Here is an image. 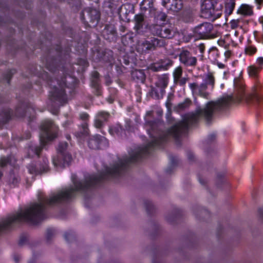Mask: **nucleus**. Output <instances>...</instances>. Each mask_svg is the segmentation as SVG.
Masks as SVG:
<instances>
[{
	"label": "nucleus",
	"instance_id": "obj_50",
	"mask_svg": "<svg viewBox=\"0 0 263 263\" xmlns=\"http://www.w3.org/2000/svg\"><path fill=\"white\" fill-rule=\"evenodd\" d=\"M257 62L259 65H260V66L262 65H263V58H262V57L259 58L257 60Z\"/></svg>",
	"mask_w": 263,
	"mask_h": 263
},
{
	"label": "nucleus",
	"instance_id": "obj_54",
	"mask_svg": "<svg viewBox=\"0 0 263 263\" xmlns=\"http://www.w3.org/2000/svg\"><path fill=\"white\" fill-rule=\"evenodd\" d=\"M199 212L200 214H201L202 215H203L204 214H206L208 213V212L204 210H202V209H199L198 210L197 212Z\"/></svg>",
	"mask_w": 263,
	"mask_h": 263
},
{
	"label": "nucleus",
	"instance_id": "obj_19",
	"mask_svg": "<svg viewBox=\"0 0 263 263\" xmlns=\"http://www.w3.org/2000/svg\"><path fill=\"white\" fill-rule=\"evenodd\" d=\"M151 40L154 50L158 48L164 47L166 45L165 40L161 38L158 39L155 37H153L151 39Z\"/></svg>",
	"mask_w": 263,
	"mask_h": 263
},
{
	"label": "nucleus",
	"instance_id": "obj_64",
	"mask_svg": "<svg viewBox=\"0 0 263 263\" xmlns=\"http://www.w3.org/2000/svg\"><path fill=\"white\" fill-rule=\"evenodd\" d=\"M106 83H107V85H109V84L111 83V81H107L106 82Z\"/></svg>",
	"mask_w": 263,
	"mask_h": 263
},
{
	"label": "nucleus",
	"instance_id": "obj_25",
	"mask_svg": "<svg viewBox=\"0 0 263 263\" xmlns=\"http://www.w3.org/2000/svg\"><path fill=\"white\" fill-rule=\"evenodd\" d=\"M159 62L163 70L167 69V68L171 66L173 64V61L167 58L161 60Z\"/></svg>",
	"mask_w": 263,
	"mask_h": 263
},
{
	"label": "nucleus",
	"instance_id": "obj_43",
	"mask_svg": "<svg viewBox=\"0 0 263 263\" xmlns=\"http://www.w3.org/2000/svg\"><path fill=\"white\" fill-rule=\"evenodd\" d=\"M239 22V21L238 20H232L230 22L231 27L232 29H235V28H237L238 26Z\"/></svg>",
	"mask_w": 263,
	"mask_h": 263
},
{
	"label": "nucleus",
	"instance_id": "obj_8",
	"mask_svg": "<svg viewBox=\"0 0 263 263\" xmlns=\"http://www.w3.org/2000/svg\"><path fill=\"white\" fill-rule=\"evenodd\" d=\"M213 27L210 23H203L194 29V33L198 35L200 39H207L210 37V33Z\"/></svg>",
	"mask_w": 263,
	"mask_h": 263
},
{
	"label": "nucleus",
	"instance_id": "obj_46",
	"mask_svg": "<svg viewBox=\"0 0 263 263\" xmlns=\"http://www.w3.org/2000/svg\"><path fill=\"white\" fill-rule=\"evenodd\" d=\"M224 176V174H217V184H218L219 182H221V179L223 178Z\"/></svg>",
	"mask_w": 263,
	"mask_h": 263
},
{
	"label": "nucleus",
	"instance_id": "obj_63",
	"mask_svg": "<svg viewBox=\"0 0 263 263\" xmlns=\"http://www.w3.org/2000/svg\"><path fill=\"white\" fill-rule=\"evenodd\" d=\"M147 116H151L152 115V111H148L146 114Z\"/></svg>",
	"mask_w": 263,
	"mask_h": 263
},
{
	"label": "nucleus",
	"instance_id": "obj_61",
	"mask_svg": "<svg viewBox=\"0 0 263 263\" xmlns=\"http://www.w3.org/2000/svg\"><path fill=\"white\" fill-rule=\"evenodd\" d=\"M125 27L123 26H121V28H120V30L122 32H124L125 30Z\"/></svg>",
	"mask_w": 263,
	"mask_h": 263
},
{
	"label": "nucleus",
	"instance_id": "obj_20",
	"mask_svg": "<svg viewBox=\"0 0 263 263\" xmlns=\"http://www.w3.org/2000/svg\"><path fill=\"white\" fill-rule=\"evenodd\" d=\"M237 12L245 15H251L253 13L252 7L247 4H242Z\"/></svg>",
	"mask_w": 263,
	"mask_h": 263
},
{
	"label": "nucleus",
	"instance_id": "obj_57",
	"mask_svg": "<svg viewBox=\"0 0 263 263\" xmlns=\"http://www.w3.org/2000/svg\"><path fill=\"white\" fill-rule=\"evenodd\" d=\"M194 157V155L192 153H189V154H188V158H189V159L190 160H193Z\"/></svg>",
	"mask_w": 263,
	"mask_h": 263
},
{
	"label": "nucleus",
	"instance_id": "obj_29",
	"mask_svg": "<svg viewBox=\"0 0 263 263\" xmlns=\"http://www.w3.org/2000/svg\"><path fill=\"white\" fill-rule=\"evenodd\" d=\"M92 86L93 88L96 90V95L97 96H99L101 95V92L100 91V84H99V79H92L91 81Z\"/></svg>",
	"mask_w": 263,
	"mask_h": 263
},
{
	"label": "nucleus",
	"instance_id": "obj_35",
	"mask_svg": "<svg viewBox=\"0 0 263 263\" xmlns=\"http://www.w3.org/2000/svg\"><path fill=\"white\" fill-rule=\"evenodd\" d=\"M205 81L206 84H210L212 86L214 85V78L212 73H208L206 75L205 78Z\"/></svg>",
	"mask_w": 263,
	"mask_h": 263
},
{
	"label": "nucleus",
	"instance_id": "obj_40",
	"mask_svg": "<svg viewBox=\"0 0 263 263\" xmlns=\"http://www.w3.org/2000/svg\"><path fill=\"white\" fill-rule=\"evenodd\" d=\"M188 79L185 78H179L176 82H174L175 83H178L180 85H184L186 82L187 81Z\"/></svg>",
	"mask_w": 263,
	"mask_h": 263
},
{
	"label": "nucleus",
	"instance_id": "obj_12",
	"mask_svg": "<svg viewBox=\"0 0 263 263\" xmlns=\"http://www.w3.org/2000/svg\"><path fill=\"white\" fill-rule=\"evenodd\" d=\"M145 19L146 16L142 13L135 15L134 19L135 26L134 29L137 34H142L144 33L143 28L145 24Z\"/></svg>",
	"mask_w": 263,
	"mask_h": 263
},
{
	"label": "nucleus",
	"instance_id": "obj_5",
	"mask_svg": "<svg viewBox=\"0 0 263 263\" xmlns=\"http://www.w3.org/2000/svg\"><path fill=\"white\" fill-rule=\"evenodd\" d=\"M68 143L66 142H60L57 147L58 154L53 159V163L55 166L64 167L69 165L71 160V155L66 152Z\"/></svg>",
	"mask_w": 263,
	"mask_h": 263
},
{
	"label": "nucleus",
	"instance_id": "obj_30",
	"mask_svg": "<svg viewBox=\"0 0 263 263\" xmlns=\"http://www.w3.org/2000/svg\"><path fill=\"white\" fill-rule=\"evenodd\" d=\"M109 1V7L111 9L115 10L117 7L122 3L123 0H108Z\"/></svg>",
	"mask_w": 263,
	"mask_h": 263
},
{
	"label": "nucleus",
	"instance_id": "obj_24",
	"mask_svg": "<svg viewBox=\"0 0 263 263\" xmlns=\"http://www.w3.org/2000/svg\"><path fill=\"white\" fill-rule=\"evenodd\" d=\"M261 66L256 67L254 66H250L248 68V73L250 77H256L257 76L258 71L261 69Z\"/></svg>",
	"mask_w": 263,
	"mask_h": 263
},
{
	"label": "nucleus",
	"instance_id": "obj_39",
	"mask_svg": "<svg viewBox=\"0 0 263 263\" xmlns=\"http://www.w3.org/2000/svg\"><path fill=\"white\" fill-rule=\"evenodd\" d=\"M54 235V231L52 229H48L47 231L46 238L47 240L51 239L52 236Z\"/></svg>",
	"mask_w": 263,
	"mask_h": 263
},
{
	"label": "nucleus",
	"instance_id": "obj_47",
	"mask_svg": "<svg viewBox=\"0 0 263 263\" xmlns=\"http://www.w3.org/2000/svg\"><path fill=\"white\" fill-rule=\"evenodd\" d=\"M80 118L83 120H85L88 119V115L86 113H83L80 115Z\"/></svg>",
	"mask_w": 263,
	"mask_h": 263
},
{
	"label": "nucleus",
	"instance_id": "obj_7",
	"mask_svg": "<svg viewBox=\"0 0 263 263\" xmlns=\"http://www.w3.org/2000/svg\"><path fill=\"white\" fill-rule=\"evenodd\" d=\"M81 17L84 23L90 27H95L100 18V12L95 8H86L81 12Z\"/></svg>",
	"mask_w": 263,
	"mask_h": 263
},
{
	"label": "nucleus",
	"instance_id": "obj_1",
	"mask_svg": "<svg viewBox=\"0 0 263 263\" xmlns=\"http://www.w3.org/2000/svg\"><path fill=\"white\" fill-rule=\"evenodd\" d=\"M41 133L40 134V145L30 146L28 148V155L33 157L34 155L39 156L46 143L57 137L58 127L52 121L46 120L41 125Z\"/></svg>",
	"mask_w": 263,
	"mask_h": 263
},
{
	"label": "nucleus",
	"instance_id": "obj_26",
	"mask_svg": "<svg viewBox=\"0 0 263 263\" xmlns=\"http://www.w3.org/2000/svg\"><path fill=\"white\" fill-rule=\"evenodd\" d=\"M247 101H255L256 102H260L263 101V97L258 93H255L249 96L247 98Z\"/></svg>",
	"mask_w": 263,
	"mask_h": 263
},
{
	"label": "nucleus",
	"instance_id": "obj_62",
	"mask_svg": "<svg viewBox=\"0 0 263 263\" xmlns=\"http://www.w3.org/2000/svg\"><path fill=\"white\" fill-rule=\"evenodd\" d=\"M199 181L202 184H204L205 183V181H204L203 179H201V178L199 179Z\"/></svg>",
	"mask_w": 263,
	"mask_h": 263
},
{
	"label": "nucleus",
	"instance_id": "obj_14",
	"mask_svg": "<svg viewBox=\"0 0 263 263\" xmlns=\"http://www.w3.org/2000/svg\"><path fill=\"white\" fill-rule=\"evenodd\" d=\"M110 116L109 114L106 111H100L97 115L95 125L97 128H100L102 126L104 122L107 120Z\"/></svg>",
	"mask_w": 263,
	"mask_h": 263
},
{
	"label": "nucleus",
	"instance_id": "obj_23",
	"mask_svg": "<svg viewBox=\"0 0 263 263\" xmlns=\"http://www.w3.org/2000/svg\"><path fill=\"white\" fill-rule=\"evenodd\" d=\"M19 181L20 177L17 173L16 172H14V171L11 172L9 176V183L15 186L19 182Z\"/></svg>",
	"mask_w": 263,
	"mask_h": 263
},
{
	"label": "nucleus",
	"instance_id": "obj_56",
	"mask_svg": "<svg viewBox=\"0 0 263 263\" xmlns=\"http://www.w3.org/2000/svg\"><path fill=\"white\" fill-rule=\"evenodd\" d=\"M14 72V71L13 70V71H9V72L7 74V78L9 79L8 81V83H9V80L10 79V77H11V76L13 74V73Z\"/></svg>",
	"mask_w": 263,
	"mask_h": 263
},
{
	"label": "nucleus",
	"instance_id": "obj_37",
	"mask_svg": "<svg viewBox=\"0 0 263 263\" xmlns=\"http://www.w3.org/2000/svg\"><path fill=\"white\" fill-rule=\"evenodd\" d=\"M11 112L10 110H7L4 112L3 118L2 121L3 123L7 122L10 118Z\"/></svg>",
	"mask_w": 263,
	"mask_h": 263
},
{
	"label": "nucleus",
	"instance_id": "obj_9",
	"mask_svg": "<svg viewBox=\"0 0 263 263\" xmlns=\"http://www.w3.org/2000/svg\"><path fill=\"white\" fill-rule=\"evenodd\" d=\"M179 57L180 62L186 66L195 67L197 64V58L187 50L181 51Z\"/></svg>",
	"mask_w": 263,
	"mask_h": 263
},
{
	"label": "nucleus",
	"instance_id": "obj_59",
	"mask_svg": "<svg viewBox=\"0 0 263 263\" xmlns=\"http://www.w3.org/2000/svg\"><path fill=\"white\" fill-rule=\"evenodd\" d=\"M71 236V234L69 233H66L65 234V238L67 239V240H69V239H68V236Z\"/></svg>",
	"mask_w": 263,
	"mask_h": 263
},
{
	"label": "nucleus",
	"instance_id": "obj_42",
	"mask_svg": "<svg viewBox=\"0 0 263 263\" xmlns=\"http://www.w3.org/2000/svg\"><path fill=\"white\" fill-rule=\"evenodd\" d=\"M46 68L49 71L53 72L55 69V65L54 62H53L52 64H50L49 62H47L46 64Z\"/></svg>",
	"mask_w": 263,
	"mask_h": 263
},
{
	"label": "nucleus",
	"instance_id": "obj_51",
	"mask_svg": "<svg viewBox=\"0 0 263 263\" xmlns=\"http://www.w3.org/2000/svg\"><path fill=\"white\" fill-rule=\"evenodd\" d=\"M200 51L202 53L204 50V45L203 44H200L198 46Z\"/></svg>",
	"mask_w": 263,
	"mask_h": 263
},
{
	"label": "nucleus",
	"instance_id": "obj_11",
	"mask_svg": "<svg viewBox=\"0 0 263 263\" xmlns=\"http://www.w3.org/2000/svg\"><path fill=\"white\" fill-rule=\"evenodd\" d=\"M162 5L169 11L178 12L183 8L182 0H163Z\"/></svg>",
	"mask_w": 263,
	"mask_h": 263
},
{
	"label": "nucleus",
	"instance_id": "obj_31",
	"mask_svg": "<svg viewBox=\"0 0 263 263\" xmlns=\"http://www.w3.org/2000/svg\"><path fill=\"white\" fill-rule=\"evenodd\" d=\"M190 87L192 89L193 94L199 95L200 92V88L196 83L190 84Z\"/></svg>",
	"mask_w": 263,
	"mask_h": 263
},
{
	"label": "nucleus",
	"instance_id": "obj_2",
	"mask_svg": "<svg viewBox=\"0 0 263 263\" xmlns=\"http://www.w3.org/2000/svg\"><path fill=\"white\" fill-rule=\"evenodd\" d=\"M51 90L49 92V99L52 102L57 105H61L67 101V97L65 92L66 83L65 78L62 79L61 81L51 80L49 84Z\"/></svg>",
	"mask_w": 263,
	"mask_h": 263
},
{
	"label": "nucleus",
	"instance_id": "obj_55",
	"mask_svg": "<svg viewBox=\"0 0 263 263\" xmlns=\"http://www.w3.org/2000/svg\"><path fill=\"white\" fill-rule=\"evenodd\" d=\"M34 112V110L32 109V108H27L26 111V113H25V116H27V114L28 112Z\"/></svg>",
	"mask_w": 263,
	"mask_h": 263
},
{
	"label": "nucleus",
	"instance_id": "obj_6",
	"mask_svg": "<svg viewBox=\"0 0 263 263\" xmlns=\"http://www.w3.org/2000/svg\"><path fill=\"white\" fill-rule=\"evenodd\" d=\"M168 83V76L167 74L158 75L154 83L155 86L151 87L152 96L156 99L162 98L165 93V89Z\"/></svg>",
	"mask_w": 263,
	"mask_h": 263
},
{
	"label": "nucleus",
	"instance_id": "obj_17",
	"mask_svg": "<svg viewBox=\"0 0 263 263\" xmlns=\"http://www.w3.org/2000/svg\"><path fill=\"white\" fill-rule=\"evenodd\" d=\"M140 9L142 11L149 10L151 14L153 13L155 8L153 7V0H143L140 4Z\"/></svg>",
	"mask_w": 263,
	"mask_h": 263
},
{
	"label": "nucleus",
	"instance_id": "obj_22",
	"mask_svg": "<svg viewBox=\"0 0 263 263\" xmlns=\"http://www.w3.org/2000/svg\"><path fill=\"white\" fill-rule=\"evenodd\" d=\"M235 6V0H227L225 4V13L230 15L232 14Z\"/></svg>",
	"mask_w": 263,
	"mask_h": 263
},
{
	"label": "nucleus",
	"instance_id": "obj_32",
	"mask_svg": "<svg viewBox=\"0 0 263 263\" xmlns=\"http://www.w3.org/2000/svg\"><path fill=\"white\" fill-rule=\"evenodd\" d=\"M207 84L206 83H202L199 86L200 92L199 96H201L204 98H207L209 94L208 93L204 92V91L206 89Z\"/></svg>",
	"mask_w": 263,
	"mask_h": 263
},
{
	"label": "nucleus",
	"instance_id": "obj_53",
	"mask_svg": "<svg viewBox=\"0 0 263 263\" xmlns=\"http://www.w3.org/2000/svg\"><path fill=\"white\" fill-rule=\"evenodd\" d=\"M14 260L16 263H18L20 260V257L17 255H14Z\"/></svg>",
	"mask_w": 263,
	"mask_h": 263
},
{
	"label": "nucleus",
	"instance_id": "obj_34",
	"mask_svg": "<svg viewBox=\"0 0 263 263\" xmlns=\"http://www.w3.org/2000/svg\"><path fill=\"white\" fill-rule=\"evenodd\" d=\"M191 104V101L189 99H186L183 102L181 103L178 105V108L182 110L189 107Z\"/></svg>",
	"mask_w": 263,
	"mask_h": 263
},
{
	"label": "nucleus",
	"instance_id": "obj_18",
	"mask_svg": "<svg viewBox=\"0 0 263 263\" xmlns=\"http://www.w3.org/2000/svg\"><path fill=\"white\" fill-rule=\"evenodd\" d=\"M101 140V138L98 136L93 137L88 141V144L89 147L92 149H97L100 148V144Z\"/></svg>",
	"mask_w": 263,
	"mask_h": 263
},
{
	"label": "nucleus",
	"instance_id": "obj_45",
	"mask_svg": "<svg viewBox=\"0 0 263 263\" xmlns=\"http://www.w3.org/2000/svg\"><path fill=\"white\" fill-rule=\"evenodd\" d=\"M99 73L97 71H93L92 73V79H99Z\"/></svg>",
	"mask_w": 263,
	"mask_h": 263
},
{
	"label": "nucleus",
	"instance_id": "obj_4",
	"mask_svg": "<svg viewBox=\"0 0 263 263\" xmlns=\"http://www.w3.org/2000/svg\"><path fill=\"white\" fill-rule=\"evenodd\" d=\"M148 30L154 36H159L163 40L170 39L174 36L173 27L164 24H152L148 26Z\"/></svg>",
	"mask_w": 263,
	"mask_h": 263
},
{
	"label": "nucleus",
	"instance_id": "obj_38",
	"mask_svg": "<svg viewBox=\"0 0 263 263\" xmlns=\"http://www.w3.org/2000/svg\"><path fill=\"white\" fill-rule=\"evenodd\" d=\"M145 206L148 213H151L154 206L150 201H146L145 202Z\"/></svg>",
	"mask_w": 263,
	"mask_h": 263
},
{
	"label": "nucleus",
	"instance_id": "obj_36",
	"mask_svg": "<svg viewBox=\"0 0 263 263\" xmlns=\"http://www.w3.org/2000/svg\"><path fill=\"white\" fill-rule=\"evenodd\" d=\"M10 157H2L0 159V166L4 167L10 163Z\"/></svg>",
	"mask_w": 263,
	"mask_h": 263
},
{
	"label": "nucleus",
	"instance_id": "obj_58",
	"mask_svg": "<svg viewBox=\"0 0 263 263\" xmlns=\"http://www.w3.org/2000/svg\"><path fill=\"white\" fill-rule=\"evenodd\" d=\"M209 139L210 141H212L215 139V136L214 135H211L209 136Z\"/></svg>",
	"mask_w": 263,
	"mask_h": 263
},
{
	"label": "nucleus",
	"instance_id": "obj_10",
	"mask_svg": "<svg viewBox=\"0 0 263 263\" xmlns=\"http://www.w3.org/2000/svg\"><path fill=\"white\" fill-rule=\"evenodd\" d=\"M134 13V6L130 3L122 5L118 9L120 17L123 21L129 22L130 16Z\"/></svg>",
	"mask_w": 263,
	"mask_h": 263
},
{
	"label": "nucleus",
	"instance_id": "obj_44",
	"mask_svg": "<svg viewBox=\"0 0 263 263\" xmlns=\"http://www.w3.org/2000/svg\"><path fill=\"white\" fill-rule=\"evenodd\" d=\"M258 216L260 219L263 222V209L259 208L258 210Z\"/></svg>",
	"mask_w": 263,
	"mask_h": 263
},
{
	"label": "nucleus",
	"instance_id": "obj_60",
	"mask_svg": "<svg viewBox=\"0 0 263 263\" xmlns=\"http://www.w3.org/2000/svg\"><path fill=\"white\" fill-rule=\"evenodd\" d=\"M218 66L219 68H223L224 67V65L222 63H218Z\"/></svg>",
	"mask_w": 263,
	"mask_h": 263
},
{
	"label": "nucleus",
	"instance_id": "obj_28",
	"mask_svg": "<svg viewBox=\"0 0 263 263\" xmlns=\"http://www.w3.org/2000/svg\"><path fill=\"white\" fill-rule=\"evenodd\" d=\"M182 74V69L181 66H179L175 69L173 73L174 82H176L179 78L181 77Z\"/></svg>",
	"mask_w": 263,
	"mask_h": 263
},
{
	"label": "nucleus",
	"instance_id": "obj_33",
	"mask_svg": "<svg viewBox=\"0 0 263 263\" xmlns=\"http://www.w3.org/2000/svg\"><path fill=\"white\" fill-rule=\"evenodd\" d=\"M149 69H151V70H152L153 71H154V72H157V71H160L161 70H163L159 62H158L157 63H155L152 64L149 66Z\"/></svg>",
	"mask_w": 263,
	"mask_h": 263
},
{
	"label": "nucleus",
	"instance_id": "obj_27",
	"mask_svg": "<svg viewBox=\"0 0 263 263\" xmlns=\"http://www.w3.org/2000/svg\"><path fill=\"white\" fill-rule=\"evenodd\" d=\"M141 46L142 47L143 51H149V50H154L152 43H151V40L149 41H145L143 42Z\"/></svg>",
	"mask_w": 263,
	"mask_h": 263
},
{
	"label": "nucleus",
	"instance_id": "obj_3",
	"mask_svg": "<svg viewBox=\"0 0 263 263\" xmlns=\"http://www.w3.org/2000/svg\"><path fill=\"white\" fill-rule=\"evenodd\" d=\"M218 4V0H203L201 6V16L213 21L220 17L222 11Z\"/></svg>",
	"mask_w": 263,
	"mask_h": 263
},
{
	"label": "nucleus",
	"instance_id": "obj_52",
	"mask_svg": "<svg viewBox=\"0 0 263 263\" xmlns=\"http://www.w3.org/2000/svg\"><path fill=\"white\" fill-rule=\"evenodd\" d=\"M25 241H26V238L24 237H21L19 240L18 243L20 245H22Z\"/></svg>",
	"mask_w": 263,
	"mask_h": 263
},
{
	"label": "nucleus",
	"instance_id": "obj_21",
	"mask_svg": "<svg viewBox=\"0 0 263 263\" xmlns=\"http://www.w3.org/2000/svg\"><path fill=\"white\" fill-rule=\"evenodd\" d=\"M151 14L154 17L155 21L157 23L159 21H165L167 17V15L164 12L156 10L155 9L153 13Z\"/></svg>",
	"mask_w": 263,
	"mask_h": 263
},
{
	"label": "nucleus",
	"instance_id": "obj_48",
	"mask_svg": "<svg viewBox=\"0 0 263 263\" xmlns=\"http://www.w3.org/2000/svg\"><path fill=\"white\" fill-rule=\"evenodd\" d=\"M255 2L258 5V8L260 9V6L263 5V0H255Z\"/></svg>",
	"mask_w": 263,
	"mask_h": 263
},
{
	"label": "nucleus",
	"instance_id": "obj_13",
	"mask_svg": "<svg viewBox=\"0 0 263 263\" xmlns=\"http://www.w3.org/2000/svg\"><path fill=\"white\" fill-rule=\"evenodd\" d=\"M105 39L109 42L113 41L117 36V31L115 26L112 24L106 25L102 31Z\"/></svg>",
	"mask_w": 263,
	"mask_h": 263
},
{
	"label": "nucleus",
	"instance_id": "obj_15",
	"mask_svg": "<svg viewBox=\"0 0 263 263\" xmlns=\"http://www.w3.org/2000/svg\"><path fill=\"white\" fill-rule=\"evenodd\" d=\"M132 79L137 82L143 83L145 80V74L142 69H135L131 72Z\"/></svg>",
	"mask_w": 263,
	"mask_h": 263
},
{
	"label": "nucleus",
	"instance_id": "obj_16",
	"mask_svg": "<svg viewBox=\"0 0 263 263\" xmlns=\"http://www.w3.org/2000/svg\"><path fill=\"white\" fill-rule=\"evenodd\" d=\"M44 165L42 167L34 165L33 164L29 165L28 166V169L30 173L38 174L47 172L48 167L46 162H44Z\"/></svg>",
	"mask_w": 263,
	"mask_h": 263
},
{
	"label": "nucleus",
	"instance_id": "obj_41",
	"mask_svg": "<svg viewBox=\"0 0 263 263\" xmlns=\"http://www.w3.org/2000/svg\"><path fill=\"white\" fill-rule=\"evenodd\" d=\"M256 51V49L255 47H249L246 49V53L251 55L254 54Z\"/></svg>",
	"mask_w": 263,
	"mask_h": 263
},
{
	"label": "nucleus",
	"instance_id": "obj_49",
	"mask_svg": "<svg viewBox=\"0 0 263 263\" xmlns=\"http://www.w3.org/2000/svg\"><path fill=\"white\" fill-rule=\"evenodd\" d=\"M224 55L226 59L229 58L231 55V52L230 50H227L224 53Z\"/></svg>",
	"mask_w": 263,
	"mask_h": 263
}]
</instances>
